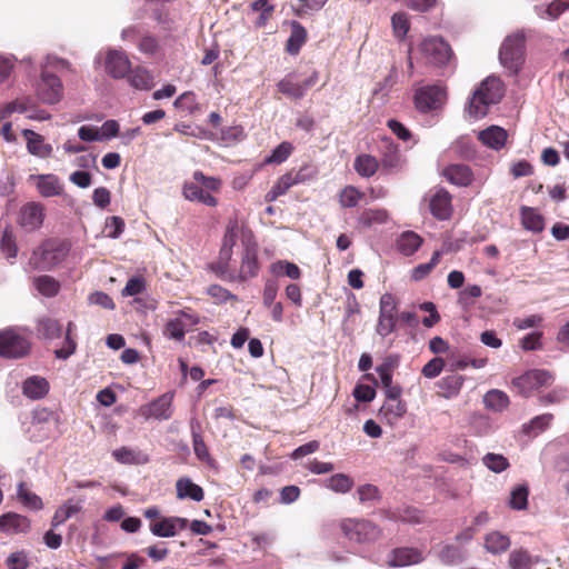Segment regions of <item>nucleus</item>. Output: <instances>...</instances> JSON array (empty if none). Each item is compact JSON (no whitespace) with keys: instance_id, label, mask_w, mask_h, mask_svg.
Instances as JSON below:
<instances>
[{"instance_id":"f257e3e1","label":"nucleus","mask_w":569,"mask_h":569,"mask_svg":"<svg viewBox=\"0 0 569 569\" xmlns=\"http://www.w3.org/2000/svg\"><path fill=\"white\" fill-rule=\"evenodd\" d=\"M503 92V84L499 78H486L469 100L468 113L476 119L485 117L489 107L501 100Z\"/></svg>"},{"instance_id":"f03ea898","label":"nucleus","mask_w":569,"mask_h":569,"mask_svg":"<svg viewBox=\"0 0 569 569\" xmlns=\"http://www.w3.org/2000/svg\"><path fill=\"white\" fill-rule=\"evenodd\" d=\"M69 252L64 241L48 239L33 250L29 266L33 270H50L61 263Z\"/></svg>"},{"instance_id":"7ed1b4c3","label":"nucleus","mask_w":569,"mask_h":569,"mask_svg":"<svg viewBox=\"0 0 569 569\" xmlns=\"http://www.w3.org/2000/svg\"><path fill=\"white\" fill-rule=\"evenodd\" d=\"M120 38L124 42L134 43L137 50L147 58H158L163 54V47L159 38L146 30L142 23L123 28Z\"/></svg>"},{"instance_id":"20e7f679","label":"nucleus","mask_w":569,"mask_h":569,"mask_svg":"<svg viewBox=\"0 0 569 569\" xmlns=\"http://www.w3.org/2000/svg\"><path fill=\"white\" fill-rule=\"evenodd\" d=\"M525 43L526 36L523 31H517L506 37L500 47V62L511 72H518L523 62Z\"/></svg>"},{"instance_id":"39448f33","label":"nucleus","mask_w":569,"mask_h":569,"mask_svg":"<svg viewBox=\"0 0 569 569\" xmlns=\"http://www.w3.org/2000/svg\"><path fill=\"white\" fill-rule=\"evenodd\" d=\"M38 99L46 104H56L61 101L64 88L57 73L40 68V76L36 82Z\"/></svg>"},{"instance_id":"423d86ee","label":"nucleus","mask_w":569,"mask_h":569,"mask_svg":"<svg viewBox=\"0 0 569 569\" xmlns=\"http://www.w3.org/2000/svg\"><path fill=\"white\" fill-rule=\"evenodd\" d=\"M343 535L353 542L367 543L376 541L380 535V528L365 519H346L341 522Z\"/></svg>"},{"instance_id":"0eeeda50","label":"nucleus","mask_w":569,"mask_h":569,"mask_svg":"<svg viewBox=\"0 0 569 569\" xmlns=\"http://www.w3.org/2000/svg\"><path fill=\"white\" fill-rule=\"evenodd\" d=\"M96 61H102L107 74L113 79H123L131 71V61L128 54L120 49L109 48L104 54L100 52Z\"/></svg>"},{"instance_id":"6e6552de","label":"nucleus","mask_w":569,"mask_h":569,"mask_svg":"<svg viewBox=\"0 0 569 569\" xmlns=\"http://www.w3.org/2000/svg\"><path fill=\"white\" fill-rule=\"evenodd\" d=\"M29 340L20 332L8 329L0 332V357L18 359L28 355Z\"/></svg>"},{"instance_id":"1a4fd4ad","label":"nucleus","mask_w":569,"mask_h":569,"mask_svg":"<svg viewBox=\"0 0 569 569\" xmlns=\"http://www.w3.org/2000/svg\"><path fill=\"white\" fill-rule=\"evenodd\" d=\"M419 51L427 63L445 66L451 58V49L443 39L438 37L426 38L419 46Z\"/></svg>"},{"instance_id":"9d476101","label":"nucleus","mask_w":569,"mask_h":569,"mask_svg":"<svg viewBox=\"0 0 569 569\" xmlns=\"http://www.w3.org/2000/svg\"><path fill=\"white\" fill-rule=\"evenodd\" d=\"M551 373L542 369H533L513 379L512 385L523 397H529L535 390L551 385Z\"/></svg>"},{"instance_id":"9b49d317","label":"nucleus","mask_w":569,"mask_h":569,"mask_svg":"<svg viewBox=\"0 0 569 569\" xmlns=\"http://www.w3.org/2000/svg\"><path fill=\"white\" fill-rule=\"evenodd\" d=\"M446 92L440 86H426L415 93L416 108L421 112H429L442 107Z\"/></svg>"},{"instance_id":"f8f14e48","label":"nucleus","mask_w":569,"mask_h":569,"mask_svg":"<svg viewBox=\"0 0 569 569\" xmlns=\"http://www.w3.org/2000/svg\"><path fill=\"white\" fill-rule=\"evenodd\" d=\"M44 219V208L37 202H29L24 204L19 214V223L27 231H34L39 229Z\"/></svg>"},{"instance_id":"ddd939ff","label":"nucleus","mask_w":569,"mask_h":569,"mask_svg":"<svg viewBox=\"0 0 569 569\" xmlns=\"http://www.w3.org/2000/svg\"><path fill=\"white\" fill-rule=\"evenodd\" d=\"M188 520L181 517H167L150 525V531L156 537L171 538L186 529Z\"/></svg>"},{"instance_id":"4468645a","label":"nucleus","mask_w":569,"mask_h":569,"mask_svg":"<svg viewBox=\"0 0 569 569\" xmlns=\"http://www.w3.org/2000/svg\"><path fill=\"white\" fill-rule=\"evenodd\" d=\"M429 208L435 218L449 219L452 213L451 196L445 189H438L430 198Z\"/></svg>"},{"instance_id":"2eb2a0df","label":"nucleus","mask_w":569,"mask_h":569,"mask_svg":"<svg viewBox=\"0 0 569 569\" xmlns=\"http://www.w3.org/2000/svg\"><path fill=\"white\" fill-rule=\"evenodd\" d=\"M30 179L36 181L37 190L42 197H57L63 191V184L56 174H32Z\"/></svg>"},{"instance_id":"dca6fc26","label":"nucleus","mask_w":569,"mask_h":569,"mask_svg":"<svg viewBox=\"0 0 569 569\" xmlns=\"http://www.w3.org/2000/svg\"><path fill=\"white\" fill-rule=\"evenodd\" d=\"M22 136L27 141V150L30 154L40 159H47L52 156V146L46 143L41 134L30 129H23Z\"/></svg>"},{"instance_id":"f3484780","label":"nucleus","mask_w":569,"mask_h":569,"mask_svg":"<svg viewBox=\"0 0 569 569\" xmlns=\"http://www.w3.org/2000/svg\"><path fill=\"white\" fill-rule=\"evenodd\" d=\"M31 527L30 520L16 512H7L0 516V531L7 535L26 533Z\"/></svg>"},{"instance_id":"a211bd4d","label":"nucleus","mask_w":569,"mask_h":569,"mask_svg":"<svg viewBox=\"0 0 569 569\" xmlns=\"http://www.w3.org/2000/svg\"><path fill=\"white\" fill-rule=\"evenodd\" d=\"M425 559L422 551L416 548H398L391 551L388 559L389 567H406L421 562Z\"/></svg>"},{"instance_id":"6ab92c4d","label":"nucleus","mask_w":569,"mask_h":569,"mask_svg":"<svg viewBox=\"0 0 569 569\" xmlns=\"http://www.w3.org/2000/svg\"><path fill=\"white\" fill-rule=\"evenodd\" d=\"M244 252L240 266V277L242 279L253 278L258 274L259 263L257 256V246L251 241L243 239Z\"/></svg>"},{"instance_id":"aec40b11","label":"nucleus","mask_w":569,"mask_h":569,"mask_svg":"<svg viewBox=\"0 0 569 569\" xmlns=\"http://www.w3.org/2000/svg\"><path fill=\"white\" fill-rule=\"evenodd\" d=\"M173 393L167 392L153 400L147 408V415L158 420H168L172 416Z\"/></svg>"},{"instance_id":"412c9836","label":"nucleus","mask_w":569,"mask_h":569,"mask_svg":"<svg viewBox=\"0 0 569 569\" xmlns=\"http://www.w3.org/2000/svg\"><path fill=\"white\" fill-rule=\"evenodd\" d=\"M49 382L40 376H30L22 383L23 395L32 400L44 398L49 392Z\"/></svg>"},{"instance_id":"4be33fe9","label":"nucleus","mask_w":569,"mask_h":569,"mask_svg":"<svg viewBox=\"0 0 569 569\" xmlns=\"http://www.w3.org/2000/svg\"><path fill=\"white\" fill-rule=\"evenodd\" d=\"M478 138L488 148L500 150L507 142L508 133L499 126H490L479 131Z\"/></svg>"},{"instance_id":"5701e85b","label":"nucleus","mask_w":569,"mask_h":569,"mask_svg":"<svg viewBox=\"0 0 569 569\" xmlns=\"http://www.w3.org/2000/svg\"><path fill=\"white\" fill-rule=\"evenodd\" d=\"M407 412V405L401 400H386L379 416L390 426L396 425Z\"/></svg>"},{"instance_id":"b1692460","label":"nucleus","mask_w":569,"mask_h":569,"mask_svg":"<svg viewBox=\"0 0 569 569\" xmlns=\"http://www.w3.org/2000/svg\"><path fill=\"white\" fill-rule=\"evenodd\" d=\"M182 192L189 201H198L209 207L217 206V199L210 192L204 191L202 186L194 180L193 182H186Z\"/></svg>"},{"instance_id":"393cba45","label":"nucleus","mask_w":569,"mask_h":569,"mask_svg":"<svg viewBox=\"0 0 569 569\" xmlns=\"http://www.w3.org/2000/svg\"><path fill=\"white\" fill-rule=\"evenodd\" d=\"M443 176L451 183L467 187L472 181V172L466 164H450L443 170Z\"/></svg>"},{"instance_id":"a878e982","label":"nucleus","mask_w":569,"mask_h":569,"mask_svg":"<svg viewBox=\"0 0 569 569\" xmlns=\"http://www.w3.org/2000/svg\"><path fill=\"white\" fill-rule=\"evenodd\" d=\"M177 497L179 499H191L201 501L203 499V490L200 486L192 482L190 478H180L176 483Z\"/></svg>"},{"instance_id":"bb28decb","label":"nucleus","mask_w":569,"mask_h":569,"mask_svg":"<svg viewBox=\"0 0 569 569\" xmlns=\"http://www.w3.org/2000/svg\"><path fill=\"white\" fill-rule=\"evenodd\" d=\"M173 0H146L148 4L153 6L152 8V18L153 20L162 26L164 29H171V24L173 23V18L171 16L170 10L166 7V4L171 3Z\"/></svg>"},{"instance_id":"cd10ccee","label":"nucleus","mask_w":569,"mask_h":569,"mask_svg":"<svg viewBox=\"0 0 569 569\" xmlns=\"http://www.w3.org/2000/svg\"><path fill=\"white\" fill-rule=\"evenodd\" d=\"M465 382L460 375H450L440 379L438 382L439 393L446 399L455 398L459 395Z\"/></svg>"},{"instance_id":"c85d7f7f","label":"nucleus","mask_w":569,"mask_h":569,"mask_svg":"<svg viewBox=\"0 0 569 569\" xmlns=\"http://www.w3.org/2000/svg\"><path fill=\"white\" fill-rule=\"evenodd\" d=\"M239 237H241L242 241H243V239L246 241H251L250 234H247L242 230V228L240 227L238 220L237 219H230L228 221V224H227V228H226V232H224V236H223L222 247L233 249V247L236 246Z\"/></svg>"},{"instance_id":"c756f323","label":"nucleus","mask_w":569,"mask_h":569,"mask_svg":"<svg viewBox=\"0 0 569 569\" xmlns=\"http://www.w3.org/2000/svg\"><path fill=\"white\" fill-rule=\"evenodd\" d=\"M509 547V537L499 531H492L485 537V548L489 553L499 555L505 552Z\"/></svg>"},{"instance_id":"7c9ffc66","label":"nucleus","mask_w":569,"mask_h":569,"mask_svg":"<svg viewBox=\"0 0 569 569\" xmlns=\"http://www.w3.org/2000/svg\"><path fill=\"white\" fill-rule=\"evenodd\" d=\"M353 167L359 176L370 178L377 172L379 162L373 156L362 153L355 159Z\"/></svg>"},{"instance_id":"2f4dec72","label":"nucleus","mask_w":569,"mask_h":569,"mask_svg":"<svg viewBox=\"0 0 569 569\" xmlns=\"http://www.w3.org/2000/svg\"><path fill=\"white\" fill-rule=\"evenodd\" d=\"M422 239L413 231L403 232L398 241L397 248L403 256L413 254L421 246Z\"/></svg>"},{"instance_id":"473e14b6","label":"nucleus","mask_w":569,"mask_h":569,"mask_svg":"<svg viewBox=\"0 0 569 569\" xmlns=\"http://www.w3.org/2000/svg\"><path fill=\"white\" fill-rule=\"evenodd\" d=\"M129 83L138 90H150L153 87V76L144 68H136L130 71Z\"/></svg>"},{"instance_id":"72a5a7b5","label":"nucleus","mask_w":569,"mask_h":569,"mask_svg":"<svg viewBox=\"0 0 569 569\" xmlns=\"http://www.w3.org/2000/svg\"><path fill=\"white\" fill-rule=\"evenodd\" d=\"M307 40L306 29L297 21L291 24V34L287 42V50L291 54H297Z\"/></svg>"},{"instance_id":"f704fd0d","label":"nucleus","mask_w":569,"mask_h":569,"mask_svg":"<svg viewBox=\"0 0 569 569\" xmlns=\"http://www.w3.org/2000/svg\"><path fill=\"white\" fill-rule=\"evenodd\" d=\"M278 90L293 99H301L306 94V87L295 80V74L284 77L278 83Z\"/></svg>"},{"instance_id":"c9c22d12","label":"nucleus","mask_w":569,"mask_h":569,"mask_svg":"<svg viewBox=\"0 0 569 569\" xmlns=\"http://www.w3.org/2000/svg\"><path fill=\"white\" fill-rule=\"evenodd\" d=\"M521 219L525 229L532 232H540L543 230V218L537 210L532 208H522Z\"/></svg>"},{"instance_id":"e433bc0d","label":"nucleus","mask_w":569,"mask_h":569,"mask_svg":"<svg viewBox=\"0 0 569 569\" xmlns=\"http://www.w3.org/2000/svg\"><path fill=\"white\" fill-rule=\"evenodd\" d=\"M17 498L28 509L40 510L43 507L41 498L28 490L26 485L22 482L18 485Z\"/></svg>"},{"instance_id":"4c0bfd02","label":"nucleus","mask_w":569,"mask_h":569,"mask_svg":"<svg viewBox=\"0 0 569 569\" xmlns=\"http://www.w3.org/2000/svg\"><path fill=\"white\" fill-rule=\"evenodd\" d=\"M112 457L121 463L138 465L147 461V458L139 451L121 447L112 451Z\"/></svg>"},{"instance_id":"58836bf2","label":"nucleus","mask_w":569,"mask_h":569,"mask_svg":"<svg viewBox=\"0 0 569 569\" xmlns=\"http://www.w3.org/2000/svg\"><path fill=\"white\" fill-rule=\"evenodd\" d=\"M483 402L489 409L495 411H502L508 407L509 398L503 391L492 389L485 395Z\"/></svg>"},{"instance_id":"ea45409f","label":"nucleus","mask_w":569,"mask_h":569,"mask_svg":"<svg viewBox=\"0 0 569 569\" xmlns=\"http://www.w3.org/2000/svg\"><path fill=\"white\" fill-rule=\"evenodd\" d=\"M81 510V507L79 505L71 503L70 501L60 506L51 520V526L53 528H57L61 526L63 522H66L69 518L73 517L76 513H78Z\"/></svg>"},{"instance_id":"a19ab883","label":"nucleus","mask_w":569,"mask_h":569,"mask_svg":"<svg viewBox=\"0 0 569 569\" xmlns=\"http://www.w3.org/2000/svg\"><path fill=\"white\" fill-rule=\"evenodd\" d=\"M325 485L335 492L346 493L352 488L353 481L345 473H336L328 478Z\"/></svg>"},{"instance_id":"79ce46f5","label":"nucleus","mask_w":569,"mask_h":569,"mask_svg":"<svg viewBox=\"0 0 569 569\" xmlns=\"http://www.w3.org/2000/svg\"><path fill=\"white\" fill-rule=\"evenodd\" d=\"M552 418L553 417L551 413H543L537 416L522 426V431L527 435H538L539 432H542L549 427Z\"/></svg>"},{"instance_id":"37998d69","label":"nucleus","mask_w":569,"mask_h":569,"mask_svg":"<svg viewBox=\"0 0 569 569\" xmlns=\"http://www.w3.org/2000/svg\"><path fill=\"white\" fill-rule=\"evenodd\" d=\"M481 460L483 466L496 473H500L509 467L508 459L500 453L488 452Z\"/></svg>"},{"instance_id":"c03bdc74","label":"nucleus","mask_w":569,"mask_h":569,"mask_svg":"<svg viewBox=\"0 0 569 569\" xmlns=\"http://www.w3.org/2000/svg\"><path fill=\"white\" fill-rule=\"evenodd\" d=\"M438 557L445 565H455L465 559V552L452 545H445L441 547Z\"/></svg>"},{"instance_id":"a18cd8bd","label":"nucleus","mask_w":569,"mask_h":569,"mask_svg":"<svg viewBox=\"0 0 569 569\" xmlns=\"http://www.w3.org/2000/svg\"><path fill=\"white\" fill-rule=\"evenodd\" d=\"M568 8V3L563 2L562 0H556L546 8L537 6L536 12L542 19L555 20Z\"/></svg>"},{"instance_id":"49530a36","label":"nucleus","mask_w":569,"mask_h":569,"mask_svg":"<svg viewBox=\"0 0 569 569\" xmlns=\"http://www.w3.org/2000/svg\"><path fill=\"white\" fill-rule=\"evenodd\" d=\"M38 291L46 297H53L59 291V282L50 276H40L34 280Z\"/></svg>"},{"instance_id":"de8ad7c7","label":"nucleus","mask_w":569,"mask_h":569,"mask_svg":"<svg viewBox=\"0 0 569 569\" xmlns=\"http://www.w3.org/2000/svg\"><path fill=\"white\" fill-rule=\"evenodd\" d=\"M271 272L276 276H287L290 279H299L301 276V271L299 267L289 261H277L271 264Z\"/></svg>"},{"instance_id":"09e8293b","label":"nucleus","mask_w":569,"mask_h":569,"mask_svg":"<svg viewBox=\"0 0 569 569\" xmlns=\"http://www.w3.org/2000/svg\"><path fill=\"white\" fill-rule=\"evenodd\" d=\"M531 565V557L525 549L513 550L509 555V566L511 569H530Z\"/></svg>"},{"instance_id":"8fccbe9b","label":"nucleus","mask_w":569,"mask_h":569,"mask_svg":"<svg viewBox=\"0 0 569 569\" xmlns=\"http://www.w3.org/2000/svg\"><path fill=\"white\" fill-rule=\"evenodd\" d=\"M38 332L47 339H53L60 336L61 326L54 319L43 318L38 322Z\"/></svg>"},{"instance_id":"3c124183","label":"nucleus","mask_w":569,"mask_h":569,"mask_svg":"<svg viewBox=\"0 0 569 569\" xmlns=\"http://www.w3.org/2000/svg\"><path fill=\"white\" fill-rule=\"evenodd\" d=\"M528 488L526 486L516 487L510 495L509 506L515 510H525L528 506Z\"/></svg>"},{"instance_id":"603ef678","label":"nucleus","mask_w":569,"mask_h":569,"mask_svg":"<svg viewBox=\"0 0 569 569\" xmlns=\"http://www.w3.org/2000/svg\"><path fill=\"white\" fill-rule=\"evenodd\" d=\"M293 147L290 142L283 141L276 147L271 154L266 159L267 163H282L291 154Z\"/></svg>"},{"instance_id":"864d4df0","label":"nucleus","mask_w":569,"mask_h":569,"mask_svg":"<svg viewBox=\"0 0 569 569\" xmlns=\"http://www.w3.org/2000/svg\"><path fill=\"white\" fill-rule=\"evenodd\" d=\"M42 69L50 70L51 72H61V71H71V64L68 60L56 57V56H47L42 61Z\"/></svg>"},{"instance_id":"5fc2aeb1","label":"nucleus","mask_w":569,"mask_h":569,"mask_svg":"<svg viewBox=\"0 0 569 569\" xmlns=\"http://www.w3.org/2000/svg\"><path fill=\"white\" fill-rule=\"evenodd\" d=\"M398 301L392 293H383L379 301V315L387 317H398L396 315Z\"/></svg>"},{"instance_id":"6e6d98bb","label":"nucleus","mask_w":569,"mask_h":569,"mask_svg":"<svg viewBox=\"0 0 569 569\" xmlns=\"http://www.w3.org/2000/svg\"><path fill=\"white\" fill-rule=\"evenodd\" d=\"M1 251L9 259H14L17 257L18 247L16 244L14 236L9 229L3 231L1 238Z\"/></svg>"},{"instance_id":"4d7b16f0","label":"nucleus","mask_w":569,"mask_h":569,"mask_svg":"<svg viewBox=\"0 0 569 569\" xmlns=\"http://www.w3.org/2000/svg\"><path fill=\"white\" fill-rule=\"evenodd\" d=\"M393 33L397 38L403 39L409 31V20L405 12H397L391 18Z\"/></svg>"},{"instance_id":"13d9d810","label":"nucleus","mask_w":569,"mask_h":569,"mask_svg":"<svg viewBox=\"0 0 569 569\" xmlns=\"http://www.w3.org/2000/svg\"><path fill=\"white\" fill-rule=\"evenodd\" d=\"M441 254V251H435L429 262L417 266L412 272L413 279H423L438 264Z\"/></svg>"},{"instance_id":"bf43d9fd","label":"nucleus","mask_w":569,"mask_h":569,"mask_svg":"<svg viewBox=\"0 0 569 569\" xmlns=\"http://www.w3.org/2000/svg\"><path fill=\"white\" fill-rule=\"evenodd\" d=\"M398 317H387L379 315L376 327V332L382 338H386L396 330Z\"/></svg>"},{"instance_id":"052dcab7","label":"nucleus","mask_w":569,"mask_h":569,"mask_svg":"<svg viewBox=\"0 0 569 569\" xmlns=\"http://www.w3.org/2000/svg\"><path fill=\"white\" fill-rule=\"evenodd\" d=\"M186 330L187 329L183 326L182 320L174 318L167 322L164 327V335L170 339L182 340L184 338Z\"/></svg>"},{"instance_id":"680f3d73","label":"nucleus","mask_w":569,"mask_h":569,"mask_svg":"<svg viewBox=\"0 0 569 569\" xmlns=\"http://www.w3.org/2000/svg\"><path fill=\"white\" fill-rule=\"evenodd\" d=\"M6 563L9 569H27L29 567L28 553L24 550L12 552L8 556Z\"/></svg>"},{"instance_id":"e2e57ef3","label":"nucleus","mask_w":569,"mask_h":569,"mask_svg":"<svg viewBox=\"0 0 569 569\" xmlns=\"http://www.w3.org/2000/svg\"><path fill=\"white\" fill-rule=\"evenodd\" d=\"M361 198V193L351 186L346 187L340 193V203L345 208L356 207Z\"/></svg>"},{"instance_id":"0e129e2a","label":"nucleus","mask_w":569,"mask_h":569,"mask_svg":"<svg viewBox=\"0 0 569 569\" xmlns=\"http://www.w3.org/2000/svg\"><path fill=\"white\" fill-rule=\"evenodd\" d=\"M445 367V360L442 358L436 357L429 360L422 368V375L428 379H433L438 377Z\"/></svg>"},{"instance_id":"69168bd1","label":"nucleus","mask_w":569,"mask_h":569,"mask_svg":"<svg viewBox=\"0 0 569 569\" xmlns=\"http://www.w3.org/2000/svg\"><path fill=\"white\" fill-rule=\"evenodd\" d=\"M193 180L202 186L204 191H218L221 187L220 179L216 177H207L201 171L193 173Z\"/></svg>"},{"instance_id":"338daca9","label":"nucleus","mask_w":569,"mask_h":569,"mask_svg":"<svg viewBox=\"0 0 569 569\" xmlns=\"http://www.w3.org/2000/svg\"><path fill=\"white\" fill-rule=\"evenodd\" d=\"M124 230V221L119 217H111L107 219L104 232L109 238H118Z\"/></svg>"},{"instance_id":"774afa93","label":"nucleus","mask_w":569,"mask_h":569,"mask_svg":"<svg viewBox=\"0 0 569 569\" xmlns=\"http://www.w3.org/2000/svg\"><path fill=\"white\" fill-rule=\"evenodd\" d=\"M88 301L90 305L99 306L107 310H113L114 303L109 295L103 291H96L89 295Z\"/></svg>"}]
</instances>
